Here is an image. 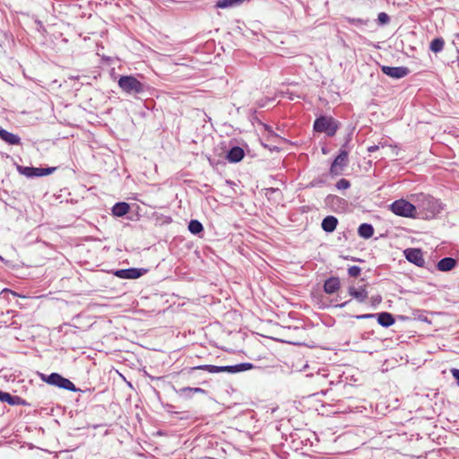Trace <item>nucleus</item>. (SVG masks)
<instances>
[{
	"mask_svg": "<svg viewBox=\"0 0 459 459\" xmlns=\"http://www.w3.org/2000/svg\"><path fill=\"white\" fill-rule=\"evenodd\" d=\"M361 269L357 265L351 266L348 269V274L351 277H358L360 274Z\"/></svg>",
	"mask_w": 459,
	"mask_h": 459,
	"instance_id": "393cba45",
	"label": "nucleus"
},
{
	"mask_svg": "<svg viewBox=\"0 0 459 459\" xmlns=\"http://www.w3.org/2000/svg\"><path fill=\"white\" fill-rule=\"evenodd\" d=\"M188 230L193 234L201 233V221L198 220H192L188 224Z\"/></svg>",
	"mask_w": 459,
	"mask_h": 459,
	"instance_id": "b1692460",
	"label": "nucleus"
},
{
	"mask_svg": "<svg viewBox=\"0 0 459 459\" xmlns=\"http://www.w3.org/2000/svg\"><path fill=\"white\" fill-rule=\"evenodd\" d=\"M337 224H338V220L336 217L334 216H332V215H329V216H326L322 223H321V226H322V229L325 231V232H333L335 230L336 227H337Z\"/></svg>",
	"mask_w": 459,
	"mask_h": 459,
	"instance_id": "f3484780",
	"label": "nucleus"
},
{
	"mask_svg": "<svg viewBox=\"0 0 459 459\" xmlns=\"http://www.w3.org/2000/svg\"><path fill=\"white\" fill-rule=\"evenodd\" d=\"M255 366L252 363L245 362L239 363L233 366H213V365H203V370L208 371L209 373H221L227 372L235 374L238 372L247 371L254 368Z\"/></svg>",
	"mask_w": 459,
	"mask_h": 459,
	"instance_id": "20e7f679",
	"label": "nucleus"
},
{
	"mask_svg": "<svg viewBox=\"0 0 459 459\" xmlns=\"http://www.w3.org/2000/svg\"><path fill=\"white\" fill-rule=\"evenodd\" d=\"M351 186L350 182L345 179V178H342L340 179L337 183H336V187L340 190L342 189H347L349 188Z\"/></svg>",
	"mask_w": 459,
	"mask_h": 459,
	"instance_id": "bb28decb",
	"label": "nucleus"
},
{
	"mask_svg": "<svg viewBox=\"0 0 459 459\" xmlns=\"http://www.w3.org/2000/svg\"><path fill=\"white\" fill-rule=\"evenodd\" d=\"M0 261L4 262V259L0 255Z\"/></svg>",
	"mask_w": 459,
	"mask_h": 459,
	"instance_id": "f704fd0d",
	"label": "nucleus"
},
{
	"mask_svg": "<svg viewBox=\"0 0 459 459\" xmlns=\"http://www.w3.org/2000/svg\"><path fill=\"white\" fill-rule=\"evenodd\" d=\"M340 288V281L336 277H331L325 281L324 290L327 294L336 292Z\"/></svg>",
	"mask_w": 459,
	"mask_h": 459,
	"instance_id": "dca6fc26",
	"label": "nucleus"
},
{
	"mask_svg": "<svg viewBox=\"0 0 459 459\" xmlns=\"http://www.w3.org/2000/svg\"><path fill=\"white\" fill-rule=\"evenodd\" d=\"M377 322L382 326L388 327L394 323V319L391 314L383 312L377 315Z\"/></svg>",
	"mask_w": 459,
	"mask_h": 459,
	"instance_id": "412c9836",
	"label": "nucleus"
},
{
	"mask_svg": "<svg viewBox=\"0 0 459 459\" xmlns=\"http://www.w3.org/2000/svg\"><path fill=\"white\" fill-rule=\"evenodd\" d=\"M415 202H417V206L420 209L427 211L431 216L438 213L442 209L438 200L425 194L417 195Z\"/></svg>",
	"mask_w": 459,
	"mask_h": 459,
	"instance_id": "7ed1b4c3",
	"label": "nucleus"
},
{
	"mask_svg": "<svg viewBox=\"0 0 459 459\" xmlns=\"http://www.w3.org/2000/svg\"><path fill=\"white\" fill-rule=\"evenodd\" d=\"M40 378L45 383L56 386L61 389L72 391V392H81L83 393L84 391L77 388L74 384L69 380L68 378L64 377L62 375L56 372H53L49 375L46 374H40Z\"/></svg>",
	"mask_w": 459,
	"mask_h": 459,
	"instance_id": "f03ea898",
	"label": "nucleus"
},
{
	"mask_svg": "<svg viewBox=\"0 0 459 459\" xmlns=\"http://www.w3.org/2000/svg\"><path fill=\"white\" fill-rule=\"evenodd\" d=\"M389 20H390V18H389L388 14L385 13H380L377 16L378 23L381 25L388 23Z\"/></svg>",
	"mask_w": 459,
	"mask_h": 459,
	"instance_id": "a878e982",
	"label": "nucleus"
},
{
	"mask_svg": "<svg viewBox=\"0 0 459 459\" xmlns=\"http://www.w3.org/2000/svg\"><path fill=\"white\" fill-rule=\"evenodd\" d=\"M348 165V152L341 150L339 155L334 159L330 168V173L333 176L342 174L343 169Z\"/></svg>",
	"mask_w": 459,
	"mask_h": 459,
	"instance_id": "6e6552de",
	"label": "nucleus"
},
{
	"mask_svg": "<svg viewBox=\"0 0 459 459\" xmlns=\"http://www.w3.org/2000/svg\"><path fill=\"white\" fill-rule=\"evenodd\" d=\"M371 316H373V315H371V314H366V315L357 316L356 317H357L358 319H362V318H368V317H371Z\"/></svg>",
	"mask_w": 459,
	"mask_h": 459,
	"instance_id": "7c9ffc66",
	"label": "nucleus"
},
{
	"mask_svg": "<svg viewBox=\"0 0 459 459\" xmlns=\"http://www.w3.org/2000/svg\"><path fill=\"white\" fill-rule=\"evenodd\" d=\"M358 234L363 238H369L374 234V228L371 224L362 223L358 229Z\"/></svg>",
	"mask_w": 459,
	"mask_h": 459,
	"instance_id": "aec40b11",
	"label": "nucleus"
},
{
	"mask_svg": "<svg viewBox=\"0 0 459 459\" xmlns=\"http://www.w3.org/2000/svg\"><path fill=\"white\" fill-rule=\"evenodd\" d=\"M244 151L238 146L232 147L227 153V160L230 162H238L244 158Z\"/></svg>",
	"mask_w": 459,
	"mask_h": 459,
	"instance_id": "2eb2a0df",
	"label": "nucleus"
},
{
	"mask_svg": "<svg viewBox=\"0 0 459 459\" xmlns=\"http://www.w3.org/2000/svg\"><path fill=\"white\" fill-rule=\"evenodd\" d=\"M6 293H11V294H13V295H15V293H14V292H13L12 290H10L9 289H4V290L1 291L0 295H2V294H6Z\"/></svg>",
	"mask_w": 459,
	"mask_h": 459,
	"instance_id": "2f4dec72",
	"label": "nucleus"
},
{
	"mask_svg": "<svg viewBox=\"0 0 459 459\" xmlns=\"http://www.w3.org/2000/svg\"><path fill=\"white\" fill-rule=\"evenodd\" d=\"M201 393V387H183L179 390V394L186 397H190L192 394Z\"/></svg>",
	"mask_w": 459,
	"mask_h": 459,
	"instance_id": "5701e85b",
	"label": "nucleus"
},
{
	"mask_svg": "<svg viewBox=\"0 0 459 459\" xmlns=\"http://www.w3.org/2000/svg\"><path fill=\"white\" fill-rule=\"evenodd\" d=\"M201 368V366H197L195 368H194L193 369H200Z\"/></svg>",
	"mask_w": 459,
	"mask_h": 459,
	"instance_id": "72a5a7b5",
	"label": "nucleus"
},
{
	"mask_svg": "<svg viewBox=\"0 0 459 459\" xmlns=\"http://www.w3.org/2000/svg\"><path fill=\"white\" fill-rule=\"evenodd\" d=\"M338 129L337 122L331 117H320L314 123V130L325 133L328 136L335 134Z\"/></svg>",
	"mask_w": 459,
	"mask_h": 459,
	"instance_id": "39448f33",
	"label": "nucleus"
},
{
	"mask_svg": "<svg viewBox=\"0 0 459 459\" xmlns=\"http://www.w3.org/2000/svg\"><path fill=\"white\" fill-rule=\"evenodd\" d=\"M404 255L409 262L418 266L422 267L425 264V259L420 249L407 248L406 250H404Z\"/></svg>",
	"mask_w": 459,
	"mask_h": 459,
	"instance_id": "9b49d317",
	"label": "nucleus"
},
{
	"mask_svg": "<svg viewBox=\"0 0 459 459\" xmlns=\"http://www.w3.org/2000/svg\"><path fill=\"white\" fill-rule=\"evenodd\" d=\"M347 21H348V22H350L351 24H356V25L366 24V22L362 19L348 18Z\"/></svg>",
	"mask_w": 459,
	"mask_h": 459,
	"instance_id": "c85d7f7f",
	"label": "nucleus"
},
{
	"mask_svg": "<svg viewBox=\"0 0 459 459\" xmlns=\"http://www.w3.org/2000/svg\"><path fill=\"white\" fill-rule=\"evenodd\" d=\"M349 302H350V301H345V302H343V303H342V304H340V305H337V307H345Z\"/></svg>",
	"mask_w": 459,
	"mask_h": 459,
	"instance_id": "473e14b6",
	"label": "nucleus"
},
{
	"mask_svg": "<svg viewBox=\"0 0 459 459\" xmlns=\"http://www.w3.org/2000/svg\"><path fill=\"white\" fill-rule=\"evenodd\" d=\"M117 84L121 91L127 95H141L145 93L149 86L139 81L134 75H121L117 81Z\"/></svg>",
	"mask_w": 459,
	"mask_h": 459,
	"instance_id": "f257e3e1",
	"label": "nucleus"
},
{
	"mask_svg": "<svg viewBox=\"0 0 459 459\" xmlns=\"http://www.w3.org/2000/svg\"><path fill=\"white\" fill-rule=\"evenodd\" d=\"M455 37L459 39V33H457V34L455 35Z\"/></svg>",
	"mask_w": 459,
	"mask_h": 459,
	"instance_id": "c9c22d12",
	"label": "nucleus"
},
{
	"mask_svg": "<svg viewBox=\"0 0 459 459\" xmlns=\"http://www.w3.org/2000/svg\"><path fill=\"white\" fill-rule=\"evenodd\" d=\"M445 42L442 39H435L430 43V50L434 53L440 52L444 48Z\"/></svg>",
	"mask_w": 459,
	"mask_h": 459,
	"instance_id": "4be33fe9",
	"label": "nucleus"
},
{
	"mask_svg": "<svg viewBox=\"0 0 459 459\" xmlns=\"http://www.w3.org/2000/svg\"><path fill=\"white\" fill-rule=\"evenodd\" d=\"M456 260L452 257L442 258L437 264V268L441 272H448L455 268Z\"/></svg>",
	"mask_w": 459,
	"mask_h": 459,
	"instance_id": "a211bd4d",
	"label": "nucleus"
},
{
	"mask_svg": "<svg viewBox=\"0 0 459 459\" xmlns=\"http://www.w3.org/2000/svg\"><path fill=\"white\" fill-rule=\"evenodd\" d=\"M146 272L143 268L118 269L114 272V275L120 279H138Z\"/></svg>",
	"mask_w": 459,
	"mask_h": 459,
	"instance_id": "1a4fd4ad",
	"label": "nucleus"
},
{
	"mask_svg": "<svg viewBox=\"0 0 459 459\" xmlns=\"http://www.w3.org/2000/svg\"><path fill=\"white\" fill-rule=\"evenodd\" d=\"M390 209L394 214L398 216L411 218L415 217L414 213L416 211V206L404 199L394 201L390 205Z\"/></svg>",
	"mask_w": 459,
	"mask_h": 459,
	"instance_id": "423d86ee",
	"label": "nucleus"
},
{
	"mask_svg": "<svg viewBox=\"0 0 459 459\" xmlns=\"http://www.w3.org/2000/svg\"><path fill=\"white\" fill-rule=\"evenodd\" d=\"M130 210V206L126 202L116 203L112 207V214L117 217H123Z\"/></svg>",
	"mask_w": 459,
	"mask_h": 459,
	"instance_id": "6ab92c4d",
	"label": "nucleus"
},
{
	"mask_svg": "<svg viewBox=\"0 0 459 459\" xmlns=\"http://www.w3.org/2000/svg\"><path fill=\"white\" fill-rule=\"evenodd\" d=\"M0 139L10 145H18L21 143L19 135L10 133L2 127H0Z\"/></svg>",
	"mask_w": 459,
	"mask_h": 459,
	"instance_id": "4468645a",
	"label": "nucleus"
},
{
	"mask_svg": "<svg viewBox=\"0 0 459 459\" xmlns=\"http://www.w3.org/2000/svg\"><path fill=\"white\" fill-rule=\"evenodd\" d=\"M381 71L385 75H388L394 79H401L403 77H405L410 73L409 68L404 67V66L393 67V66L383 65L381 67Z\"/></svg>",
	"mask_w": 459,
	"mask_h": 459,
	"instance_id": "9d476101",
	"label": "nucleus"
},
{
	"mask_svg": "<svg viewBox=\"0 0 459 459\" xmlns=\"http://www.w3.org/2000/svg\"><path fill=\"white\" fill-rule=\"evenodd\" d=\"M385 147V145L384 143H380L379 144H374V145L368 147V152H374L379 150L380 148L384 149Z\"/></svg>",
	"mask_w": 459,
	"mask_h": 459,
	"instance_id": "cd10ccee",
	"label": "nucleus"
},
{
	"mask_svg": "<svg viewBox=\"0 0 459 459\" xmlns=\"http://www.w3.org/2000/svg\"><path fill=\"white\" fill-rule=\"evenodd\" d=\"M452 374L454 376V377L456 379L458 385H459V369H453L452 370Z\"/></svg>",
	"mask_w": 459,
	"mask_h": 459,
	"instance_id": "c756f323",
	"label": "nucleus"
},
{
	"mask_svg": "<svg viewBox=\"0 0 459 459\" xmlns=\"http://www.w3.org/2000/svg\"><path fill=\"white\" fill-rule=\"evenodd\" d=\"M349 295L356 299L359 303H364L368 299V290L366 285H361L359 287L350 286L348 289Z\"/></svg>",
	"mask_w": 459,
	"mask_h": 459,
	"instance_id": "f8f14e48",
	"label": "nucleus"
},
{
	"mask_svg": "<svg viewBox=\"0 0 459 459\" xmlns=\"http://www.w3.org/2000/svg\"><path fill=\"white\" fill-rule=\"evenodd\" d=\"M56 169V167H47V168H35V167H26V166H18L17 170L20 174L24 175L27 178H36V177H44L50 175Z\"/></svg>",
	"mask_w": 459,
	"mask_h": 459,
	"instance_id": "0eeeda50",
	"label": "nucleus"
},
{
	"mask_svg": "<svg viewBox=\"0 0 459 459\" xmlns=\"http://www.w3.org/2000/svg\"><path fill=\"white\" fill-rule=\"evenodd\" d=\"M0 401L10 405H27V402L18 395H12L9 393L0 391Z\"/></svg>",
	"mask_w": 459,
	"mask_h": 459,
	"instance_id": "ddd939ff",
	"label": "nucleus"
}]
</instances>
